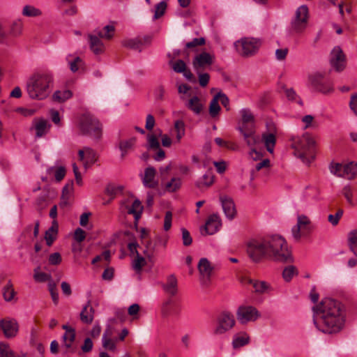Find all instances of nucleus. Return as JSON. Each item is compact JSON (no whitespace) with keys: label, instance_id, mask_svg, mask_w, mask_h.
Listing matches in <instances>:
<instances>
[{"label":"nucleus","instance_id":"f257e3e1","mask_svg":"<svg viewBox=\"0 0 357 357\" xmlns=\"http://www.w3.org/2000/svg\"><path fill=\"white\" fill-rule=\"evenodd\" d=\"M246 252L254 263H260L264 259L280 263H291L294 261L291 249L280 235L249 240L246 243Z\"/></svg>","mask_w":357,"mask_h":357},{"label":"nucleus","instance_id":"f03ea898","mask_svg":"<svg viewBox=\"0 0 357 357\" xmlns=\"http://www.w3.org/2000/svg\"><path fill=\"white\" fill-rule=\"evenodd\" d=\"M313 321L317 328L324 333H339L344 325L345 309L338 301L325 298L312 307Z\"/></svg>","mask_w":357,"mask_h":357},{"label":"nucleus","instance_id":"7ed1b4c3","mask_svg":"<svg viewBox=\"0 0 357 357\" xmlns=\"http://www.w3.org/2000/svg\"><path fill=\"white\" fill-rule=\"evenodd\" d=\"M53 86L54 75L52 72H37L27 80L26 91L31 99L44 100L50 93Z\"/></svg>","mask_w":357,"mask_h":357},{"label":"nucleus","instance_id":"20e7f679","mask_svg":"<svg viewBox=\"0 0 357 357\" xmlns=\"http://www.w3.org/2000/svg\"><path fill=\"white\" fill-rule=\"evenodd\" d=\"M291 146L294 149V155L307 165L315 158V141L307 132L301 137H293Z\"/></svg>","mask_w":357,"mask_h":357},{"label":"nucleus","instance_id":"39448f33","mask_svg":"<svg viewBox=\"0 0 357 357\" xmlns=\"http://www.w3.org/2000/svg\"><path fill=\"white\" fill-rule=\"evenodd\" d=\"M78 126L83 135L100 139L102 135V125L93 115L85 113L79 119Z\"/></svg>","mask_w":357,"mask_h":357},{"label":"nucleus","instance_id":"423d86ee","mask_svg":"<svg viewBox=\"0 0 357 357\" xmlns=\"http://www.w3.org/2000/svg\"><path fill=\"white\" fill-rule=\"evenodd\" d=\"M261 42L255 38L245 37L235 42L234 46L238 54L244 57L252 56L259 50Z\"/></svg>","mask_w":357,"mask_h":357},{"label":"nucleus","instance_id":"0eeeda50","mask_svg":"<svg viewBox=\"0 0 357 357\" xmlns=\"http://www.w3.org/2000/svg\"><path fill=\"white\" fill-rule=\"evenodd\" d=\"M234 325V315L227 311L222 312L216 317L213 333L215 335H222L230 331Z\"/></svg>","mask_w":357,"mask_h":357},{"label":"nucleus","instance_id":"6e6552de","mask_svg":"<svg viewBox=\"0 0 357 357\" xmlns=\"http://www.w3.org/2000/svg\"><path fill=\"white\" fill-rule=\"evenodd\" d=\"M308 17L307 6L305 5L299 6L296 9L295 16L291 22L292 31L297 33L303 32L307 26Z\"/></svg>","mask_w":357,"mask_h":357},{"label":"nucleus","instance_id":"1a4fd4ad","mask_svg":"<svg viewBox=\"0 0 357 357\" xmlns=\"http://www.w3.org/2000/svg\"><path fill=\"white\" fill-rule=\"evenodd\" d=\"M331 172L340 177L353 179L357 173V163L351 162L347 164L335 163L330 167Z\"/></svg>","mask_w":357,"mask_h":357},{"label":"nucleus","instance_id":"9d476101","mask_svg":"<svg viewBox=\"0 0 357 357\" xmlns=\"http://www.w3.org/2000/svg\"><path fill=\"white\" fill-rule=\"evenodd\" d=\"M312 229L313 226L310 218L305 215H298L297 223L291 229L292 236L295 240L298 241L302 234L310 232Z\"/></svg>","mask_w":357,"mask_h":357},{"label":"nucleus","instance_id":"9b49d317","mask_svg":"<svg viewBox=\"0 0 357 357\" xmlns=\"http://www.w3.org/2000/svg\"><path fill=\"white\" fill-rule=\"evenodd\" d=\"M311 86L317 91L323 93L333 91V87L331 82L324 78L322 74L316 73L309 77Z\"/></svg>","mask_w":357,"mask_h":357},{"label":"nucleus","instance_id":"f8f14e48","mask_svg":"<svg viewBox=\"0 0 357 357\" xmlns=\"http://www.w3.org/2000/svg\"><path fill=\"white\" fill-rule=\"evenodd\" d=\"M236 315L238 320L241 324L254 321L260 317V314L257 308L250 305L240 306L238 308Z\"/></svg>","mask_w":357,"mask_h":357},{"label":"nucleus","instance_id":"ddd939ff","mask_svg":"<svg viewBox=\"0 0 357 357\" xmlns=\"http://www.w3.org/2000/svg\"><path fill=\"white\" fill-rule=\"evenodd\" d=\"M238 130L243 135L245 142L250 149L261 144V137L255 134V128L238 127Z\"/></svg>","mask_w":357,"mask_h":357},{"label":"nucleus","instance_id":"4468645a","mask_svg":"<svg viewBox=\"0 0 357 357\" xmlns=\"http://www.w3.org/2000/svg\"><path fill=\"white\" fill-rule=\"evenodd\" d=\"M330 63L331 66L337 72L342 71L344 69L346 65V59L342 49L340 47H335L331 51Z\"/></svg>","mask_w":357,"mask_h":357},{"label":"nucleus","instance_id":"2eb2a0df","mask_svg":"<svg viewBox=\"0 0 357 357\" xmlns=\"http://www.w3.org/2000/svg\"><path fill=\"white\" fill-rule=\"evenodd\" d=\"M213 63V56L208 52H202L193 59L192 66L195 72L202 71Z\"/></svg>","mask_w":357,"mask_h":357},{"label":"nucleus","instance_id":"dca6fc26","mask_svg":"<svg viewBox=\"0 0 357 357\" xmlns=\"http://www.w3.org/2000/svg\"><path fill=\"white\" fill-rule=\"evenodd\" d=\"M0 329L2 330L6 337L11 338L16 336L19 326L15 319H3L0 320Z\"/></svg>","mask_w":357,"mask_h":357},{"label":"nucleus","instance_id":"f3484780","mask_svg":"<svg viewBox=\"0 0 357 357\" xmlns=\"http://www.w3.org/2000/svg\"><path fill=\"white\" fill-rule=\"evenodd\" d=\"M276 129L274 126H272L267 132H264L261 137V143L263 142L266 150L273 153L274 147L276 143Z\"/></svg>","mask_w":357,"mask_h":357},{"label":"nucleus","instance_id":"a211bd4d","mask_svg":"<svg viewBox=\"0 0 357 357\" xmlns=\"http://www.w3.org/2000/svg\"><path fill=\"white\" fill-rule=\"evenodd\" d=\"M78 156L79 160L83 162L86 170L96 161V153L90 147L79 150Z\"/></svg>","mask_w":357,"mask_h":357},{"label":"nucleus","instance_id":"6ab92c4d","mask_svg":"<svg viewBox=\"0 0 357 357\" xmlns=\"http://www.w3.org/2000/svg\"><path fill=\"white\" fill-rule=\"evenodd\" d=\"M220 227L221 220L219 215L217 214H212L208 217L204 227V234L213 235L219 230ZM201 232L204 234L203 230H202Z\"/></svg>","mask_w":357,"mask_h":357},{"label":"nucleus","instance_id":"aec40b11","mask_svg":"<svg viewBox=\"0 0 357 357\" xmlns=\"http://www.w3.org/2000/svg\"><path fill=\"white\" fill-rule=\"evenodd\" d=\"M151 41V37L146 36L143 38L124 40L122 42V44L126 47L139 50L140 52L142 50V46L149 45Z\"/></svg>","mask_w":357,"mask_h":357},{"label":"nucleus","instance_id":"412c9836","mask_svg":"<svg viewBox=\"0 0 357 357\" xmlns=\"http://www.w3.org/2000/svg\"><path fill=\"white\" fill-rule=\"evenodd\" d=\"M220 202L226 217L232 220L236 215V208L233 200L227 197H221Z\"/></svg>","mask_w":357,"mask_h":357},{"label":"nucleus","instance_id":"4be33fe9","mask_svg":"<svg viewBox=\"0 0 357 357\" xmlns=\"http://www.w3.org/2000/svg\"><path fill=\"white\" fill-rule=\"evenodd\" d=\"M156 171L153 167H149L145 169L143 177V184L149 188H155L158 185V181H155Z\"/></svg>","mask_w":357,"mask_h":357},{"label":"nucleus","instance_id":"5701e85b","mask_svg":"<svg viewBox=\"0 0 357 357\" xmlns=\"http://www.w3.org/2000/svg\"><path fill=\"white\" fill-rule=\"evenodd\" d=\"M163 290L172 296L178 293V280L174 275H170L167 278L166 282L162 285Z\"/></svg>","mask_w":357,"mask_h":357},{"label":"nucleus","instance_id":"b1692460","mask_svg":"<svg viewBox=\"0 0 357 357\" xmlns=\"http://www.w3.org/2000/svg\"><path fill=\"white\" fill-rule=\"evenodd\" d=\"M94 309L91 305V301H88L86 304L82 307L79 317L82 323L90 324L94 318Z\"/></svg>","mask_w":357,"mask_h":357},{"label":"nucleus","instance_id":"393cba45","mask_svg":"<svg viewBox=\"0 0 357 357\" xmlns=\"http://www.w3.org/2000/svg\"><path fill=\"white\" fill-rule=\"evenodd\" d=\"M33 128L36 131V137L40 138L44 136L49 130L50 125L47 121L43 119H36L33 122Z\"/></svg>","mask_w":357,"mask_h":357},{"label":"nucleus","instance_id":"a878e982","mask_svg":"<svg viewBox=\"0 0 357 357\" xmlns=\"http://www.w3.org/2000/svg\"><path fill=\"white\" fill-rule=\"evenodd\" d=\"M249 283L252 284L255 291L259 294H269L273 290L271 285L265 281L249 280Z\"/></svg>","mask_w":357,"mask_h":357},{"label":"nucleus","instance_id":"bb28decb","mask_svg":"<svg viewBox=\"0 0 357 357\" xmlns=\"http://www.w3.org/2000/svg\"><path fill=\"white\" fill-rule=\"evenodd\" d=\"M185 107L195 114H201L203 109V105L201 100L197 96H194L185 102Z\"/></svg>","mask_w":357,"mask_h":357},{"label":"nucleus","instance_id":"cd10ccee","mask_svg":"<svg viewBox=\"0 0 357 357\" xmlns=\"http://www.w3.org/2000/svg\"><path fill=\"white\" fill-rule=\"evenodd\" d=\"M241 125L239 127L255 128L254 116L249 109L243 108L240 111Z\"/></svg>","mask_w":357,"mask_h":357},{"label":"nucleus","instance_id":"c85d7f7f","mask_svg":"<svg viewBox=\"0 0 357 357\" xmlns=\"http://www.w3.org/2000/svg\"><path fill=\"white\" fill-rule=\"evenodd\" d=\"M214 182V176L212 171L208 170L201 178L195 183L198 188H208Z\"/></svg>","mask_w":357,"mask_h":357},{"label":"nucleus","instance_id":"c756f323","mask_svg":"<svg viewBox=\"0 0 357 357\" xmlns=\"http://www.w3.org/2000/svg\"><path fill=\"white\" fill-rule=\"evenodd\" d=\"M90 48L96 54L104 51V45L102 40L96 35H89Z\"/></svg>","mask_w":357,"mask_h":357},{"label":"nucleus","instance_id":"7c9ffc66","mask_svg":"<svg viewBox=\"0 0 357 357\" xmlns=\"http://www.w3.org/2000/svg\"><path fill=\"white\" fill-rule=\"evenodd\" d=\"M250 337L249 335L244 333L241 332L237 333L234 335L232 340V346L234 349L240 348L243 347L249 343Z\"/></svg>","mask_w":357,"mask_h":357},{"label":"nucleus","instance_id":"2f4dec72","mask_svg":"<svg viewBox=\"0 0 357 357\" xmlns=\"http://www.w3.org/2000/svg\"><path fill=\"white\" fill-rule=\"evenodd\" d=\"M136 142L135 137H131L126 140H121L119 142V148L121 151V157L122 159L128 154L130 150H131Z\"/></svg>","mask_w":357,"mask_h":357},{"label":"nucleus","instance_id":"473e14b6","mask_svg":"<svg viewBox=\"0 0 357 357\" xmlns=\"http://www.w3.org/2000/svg\"><path fill=\"white\" fill-rule=\"evenodd\" d=\"M66 168L63 166L50 167L47 169L48 176H54L56 181H61L66 175Z\"/></svg>","mask_w":357,"mask_h":357},{"label":"nucleus","instance_id":"72a5a7b5","mask_svg":"<svg viewBox=\"0 0 357 357\" xmlns=\"http://www.w3.org/2000/svg\"><path fill=\"white\" fill-rule=\"evenodd\" d=\"M197 267L200 274L206 277H210L213 269L206 258H202L198 263Z\"/></svg>","mask_w":357,"mask_h":357},{"label":"nucleus","instance_id":"f704fd0d","mask_svg":"<svg viewBox=\"0 0 357 357\" xmlns=\"http://www.w3.org/2000/svg\"><path fill=\"white\" fill-rule=\"evenodd\" d=\"M143 206L139 199H135L130 206L128 207V213L134 215V218L137 220L140 217L142 212Z\"/></svg>","mask_w":357,"mask_h":357},{"label":"nucleus","instance_id":"c9c22d12","mask_svg":"<svg viewBox=\"0 0 357 357\" xmlns=\"http://www.w3.org/2000/svg\"><path fill=\"white\" fill-rule=\"evenodd\" d=\"M72 96L73 93L68 89L58 90L53 93L52 98L54 101L63 102L70 98Z\"/></svg>","mask_w":357,"mask_h":357},{"label":"nucleus","instance_id":"e433bc0d","mask_svg":"<svg viewBox=\"0 0 357 357\" xmlns=\"http://www.w3.org/2000/svg\"><path fill=\"white\" fill-rule=\"evenodd\" d=\"M2 294L4 300L7 302L12 301L15 296V291L13 289V284L10 280H8L7 284L2 289Z\"/></svg>","mask_w":357,"mask_h":357},{"label":"nucleus","instance_id":"4c0bfd02","mask_svg":"<svg viewBox=\"0 0 357 357\" xmlns=\"http://www.w3.org/2000/svg\"><path fill=\"white\" fill-rule=\"evenodd\" d=\"M22 14L25 17H35L40 16L42 11L33 6L26 5L22 8Z\"/></svg>","mask_w":357,"mask_h":357},{"label":"nucleus","instance_id":"58836bf2","mask_svg":"<svg viewBox=\"0 0 357 357\" xmlns=\"http://www.w3.org/2000/svg\"><path fill=\"white\" fill-rule=\"evenodd\" d=\"M348 243L350 250L357 257V229L351 231L349 233Z\"/></svg>","mask_w":357,"mask_h":357},{"label":"nucleus","instance_id":"ea45409f","mask_svg":"<svg viewBox=\"0 0 357 357\" xmlns=\"http://www.w3.org/2000/svg\"><path fill=\"white\" fill-rule=\"evenodd\" d=\"M111 335V332L109 330L105 331L102 335V346L106 349H109L110 351H114L116 348L115 342L108 336Z\"/></svg>","mask_w":357,"mask_h":357},{"label":"nucleus","instance_id":"a19ab883","mask_svg":"<svg viewBox=\"0 0 357 357\" xmlns=\"http://www.w3.org/2000/svg\"><path fill=\"white\" fill-rule=\"evenodd\" d=\"M298 274V271L294 266L289 265L286 266L282 271V278L286 282H289L293 277Z\"/></svg>","mask_w":357,"mask_h":357},{"label":"nucleus","instance_id":"79ce46f5","mask_svg":"<svg viewBox=\"0 0 357 357\" xmlns=\"http://www.w3.org/2000/svg\"><path fill=\"white\" fill-rule=\"evenodd\" d=\"M57 234V226H52L46 231L45 238L48 246H51L56 238Z\"/></svg>","mask_w":357,"mask_h":357},{"label":"nucleus","instance_id":"37998d69","mask_svg":"<svg viewBox=\"0 0 357 357\" xmlns=\"http://www.w3.org/2000/svg\"><path fill=\"white\" fill-rule=\"evenodd\" d=\"M62 338L66 347L70 348L75 339V330L66 331Z\"/></svg>","mask_w":357,"mask_h":357},{"label":"nucleus","instance_id":"c03bdc74","mask_svg":"<svg viewBox=\"0 0 357 357\" xmlns=\"http://www.w3.org/2000/svg\"><path fill=\"white\" fill-rule=\"evenodd\" d=\"M146 264L145 259L137 253V257L132 261V266L137 273H139Z\"/></svg>","mask_w":357,"mask_h":357},{"label":"nucleus","instance_id":"a18cd8bd","mask_svg":"<svg viewBox=\"0 0 357 357\" xmlns=\"http://www.w3.org/2000/svg\"><path fill=\"white\" fill-rule=\"evenodd\" d=\"M174 128L176 132V139L180 142L181 138L185 135V123L182 120H177L174 122Z\"/></svg>","mask_w":357,"mask_h":357},{"label":"nucleus","instance_id":"49530a36","mask_svg":"<svg viewBox=\"0 0 357 357\" xmlns=\"http://www.w3.org/2000/svg\"><path fill=\"white\" fill-rule=\"evenodd\" d=\"M181 185V179L178 177H174L170 181L167 182L165 188L169 192H174Z\"/></svg>","mask_w":357,"mask_h":357},{"label":"nucleus","instance_id":"de8ad7c7","mask_svg":"<svg viewBox=\"0 0 357 357\" xmlns=\"http://www.w3.org/2000/svg\"><path fill=\"white\" fill-rule=\"evenodd\" d=\"M39 270L40 266H38L34 269L33 278L36 282H44L50 280V275L43 272H40Z\"/></svg>","mask_w":357,"mask_h":357},{"label":"nucleus","instance_id":"09e8293b","mask_svg":"<svg viewBox=\"0 0 357 357\" xmlns=\"http://www.w3.org/2000/svg\"><path fill=\"white\" fill-rule=\"evenodd\" d=\"M220 110V107L218 104V98L215 96L211 100L209 106V113L212 117L216 116Z\"/></svg>","mask_w":357,"mask_h":357},{"label":"nucleus","instance_id":"8fccbe9b","mask_svg":"<svg viewBox=\"0 0 357 357\" xmlns=\"http://www.w3.org/2000/svg\"><path fill=\"white\" fill-rule=\"evenodd\" d=\"M166 8L167 3L164 1H162L156 4L153 18L156 20L162 16L166 10Z\"/></svg>","mask_w":357,"mask_h":357},{"label":"nucleus","instance_id":"3c124183","mask_svg":"<svg viewBox=\"0 0 357 357\" xmlns=\"http://www.w3.org/2000/svg\"><path fill=\"white\" fill-rule=\"evenodd\" d=\"M23 29V23L20 20L15 21L10 29V33L14 36H20Z\"/></svg>","mask_w":357,"mask_h":357},{"label":"nucleus","instance_id":"603ef678","mask_svg":"<svg viewBox=\"0 0 357 357\" xmlns=\"http://www.w3.org/2000/svg\"><path fill=\"white\" fill-rule=\"evenodd\" d=\"M147 146L150 149H158L160 148V142L156 136L152 134L147 135Z\"/></svg>","mask_w":357,"mask_h":357},{"label":"nucleus","instance_id":"864d4df0","mask_svg":"<svg viewBox=\"0 0 357 357\" xmlns=\"http://www.w3.org/2000/svg\"><path fill=\"white\" fill-rule=\"evenodd\" d=\"M48 289L50 292L51 297L54 304H57L59 301V294L56 291V284L50 280L48 283Z\"/></svg>","mask_w":357,"mask_h":357},{"label":"nucleus","instance_id":"5fc2aeb1","mask_svg":"<svg viewBox=\"0 0 357 357\" xmlns=\"http://www.w3.org/2000/svg\"><path fill=\"white\" fill-rule=\"evenodd\" d=\"M285 94L288 100L295 101L298 102L300 105H303L301 99L297 96L296 91L293 89H287L285 90Z\"/></svg>","mask_w":357,"mask_h":357},{"label":"nucleus","instance_id":"6e6d98bb","mask_svg":"<svg viewBox=\"0 0 357 357\" xmlns=\"http://www.w3.org/2000/svg\"><path fill=\"white\" fill-rule=\"evenodd\" d=\"M122 190L123 187L121 185L116 186L114 185H108L106 188L105 192L108 195L112 196V199H113L117 193L122 192Z\"/></svg>","mask_w":357,"mask_h":357},{"label":"nucleus","instance_id":"4d7b16f0","mask_svg":"<svg viewBox=\"0 0 357 357\" xmlns=\"http://www.w3.org/2000/svg\"><path fill=\"white\" fill-rule=\"evenodd\" d=\"M343 210L339 209L335 215L330 214L328 217V220L331 223L332 225L335 226L338 224L340 218L343 215Z\"/></svg>","mask_w":357,"mask_h":357},{"label":"nucleus","instance_id":"13d9d810","mask_svg":"<svg viewBox=\"0 0 357 357\" xmlns=\"http://www.w3.org/2000/svg\"><path fill=\"white\" fill-rule=\"evenodd\" d=\"M172 68L176 73H182L186 69V64L183 60L178 59L173 63Z\"/></svg>","mask_w":357,"mask_h":357},{"label":"nucleus","instance_id":"bf43d9fd","mask_svg":"<svg viewBox=\"0 0 357 357\" xmlns=\"http://www.w3.org/2000/svg\"><path fill=\"white\" fill-rule=\"evenodd\" d=\"M196 73L198 75L199 83L200 86L202 87L206 86L209 82V79H210L209 75L206 73H202V71H199V72H196Z\"/></svg>","mask_w":357,"mask_h":357},{"label":"nucleus","instance_id":"052dcab7","mask_svg":"<svg viewBox=\"0 0 357 357\" xmlns=\"http://www.w3.org/2000/svg\"><path fill=\"white\" fill-rule=\"evenodd\" d=\"M183 244L185 246H189L192 244V238L190 232L185 228L181 229Z\"/></svg>","mask_w":357,"mask_h":357},{"label":"nucleus","instance_id":"680f3d73","mask_svg":"<svg viewBox=\"0 0 357 357\" xmlns=\"http://www.w3.org/2000/svg\"><path fill=\"white\" fill-rule=\"evenodd\" d=\"M103 31L105 39L109 40L114 36L115 27L113 25L108 24L103 27Z\"/></svg>","mask_w":357,"mask_h":357},{"label":"nucleus","instance_id":"e2e57ef3","mask_svg":"<svg viewBox=\"0 0 357 357\" xmlns=\"http://www.w3.org/2000/svg\"><path fill=\"white\" fill-rule=\"evenodd\" d=\"M342 194L344 196V197L346 198L348 203L350 204H353L352 190H351V187L349 185H347L343 188Z\"/></svg>","mask_w":357,"mask_h":357},{"label":"nucleus","instance_id":"0e129e2a","mask_svg":"<svg viewBox=\"0 0 357 357\" xmlns=\"http://www.w3.org/2000/svg\"><path fill=\"white\" fill-rule=\"evenodd\" d=\"M205 43V39L204 38H196L192 41L188 42L185 44V47L188 49L195 47L197 46L203 45Z\"/></svg>","mask_w":357,"mask_h":357},{"label":"nucleus","instance_id":"69168bd1","mask_svg":"<svg viewBox=\"0 0 357 357\" xmlns=\"http://www.w3.org/2000/svg\"><path fill=\"white\" fill-rule=\"evenodd\" d=\"M172 304V300H167L163 303L161 308V314L163 317H167L171 313L170 305Z\"/></svg>","mask_w":357,"mask_h":357},{"label":"nucleus","instance_id":"338daca9","mask_svg":"<svg viewBox=\"0 0 357 357\" xmlns=\"http://www.w3.org/2000/svg\"><path fill=\"white\" fill-rule=\"evenodd\" d=\"M93 342L90 337H86L84 341L83 345L81 347V349L84 353H88L91 351L93 349Z\"/></svg>","mask_w":357,"mask_h":357},{"label":"nucleus","instance_id":"774afa93","mask_svg":"<svg viewBox=\"0 0 357 357\" xmlns=\"http://www.w3.org/2000/svg\"><path fill=\"white\" fill-rule=\"evenodd\" d=\"M86 237L85 231L81 228H77L75 231L74 238L78 243L82 242Z\"/></svg>","mask_w":357,"mask_h":357}]
</instances>
